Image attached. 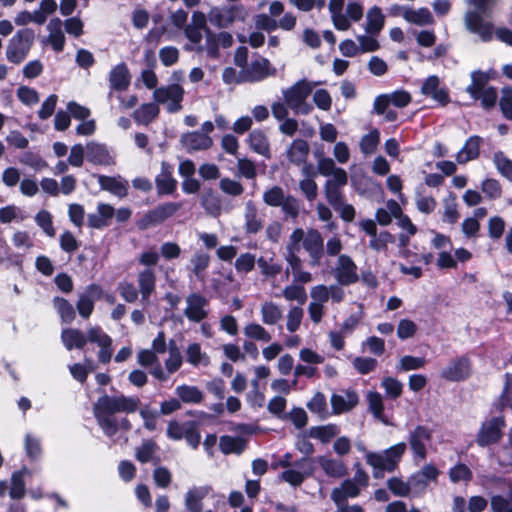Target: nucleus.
<instances>
[{"label": "nucleus", "mask_w": 512, "mask_h": 512, "mask_svg": "<svg viewBox=\"0 0 512 512\" xmlns=\"http://www.w3.org/2000/svg\"><path fill=\"white\" fill-rule=\"evenodd\" d=\"M159 114V107L156 103L142 104L133 112L136 123L142 125L150 124Z\"/></svg>", "instance_id": "nucleus-49"}, {"label": "nucleus", "mask_w": 512, "mask_h": 512, "mask_svg": "<svg viewBox=\"0 0 512 512\" xmlns=\"http://www.w3.org/2000/svg\"><path fill=\"white\" fill-rule=\"evenodd\" d=\"M263 228V217L253 201H247L244 210V229L248 234H256Z\"/></svg>", "instance_id": "nucleus-35"}, {"label": "nucleus", "mask_w": 512, "mask_h": 512, "mask_svg": "<svg viewBox=\"0 0 512 512\" xmlns=\"http://www.w3.org/2000/svg\"><path fill=\"white\" fill-rule=\"evenodd\" d=\"M303 179L299 182L301 192L305 195L308 201L316 199L318 194V186L314 181L316 172L312 165H304L302 167Z\"/></svg>", "instance_id": "nucleus-38"}, {"label": "nucleus", "mask_w": 512, "mask_h": 512, "mask_svg": "<svg viewBox=\"0 0 512 512\" xmlns=\"http://www.w3.org/2000/svg\"><path fill=\"white\" fill-rule=\"evenodd\" d=\"M275 68L271 67L269 60L258 58L251 62L249 66L242 69L240 80L246 82H259L269 76L275 75Z\"/></svg>", "instance_id": "nucleus-17"}, {"label": "nucleus", "mask_w": 512, "mask_h": 512, "mask_svg": "<svg viewBox=\"0 0 512 512\" xmlns=\"http://www.w3.org/2000/svg\"><path fill=\"white\" fill-rule=\"evenodd\" d=\"M379 142L380 132L377 129H373L362 136L360 140V150L366 156L371 155L376 151Z\"/></svg>", "instance_id": "nucleus-61"}, {"label": "nucleus", "mask_w": 512, "mask_h": 512, "mask_svg": "<svg viewBox=\"0 0 512 512\" xmlns=\"http://www.w3.org/2000/svg\"><path fill=\"white\" fill-rule=\"evenodd\" d=\"M443 222L454 224L458 221L460 215L455 195L451 194L443 200Z\"/></svg>", "instance_id": "nucleus-59"}, {"label": "nucleus", "mask_w": 512, "mask_h": 512, "mask_svg": "<svg viewBox=\"0 0 512 512\" xmlns=\"http://www.w3.org/2000/svg\"><path fill=\"white\" fill-rule=\"evenodd\" d=\"M233 44V37L229 32H213L206 30L205 43L201 45V53L211 59L220 58V48H229Z\"/></svg>", "instance_id": "nucleus-13"}, {"label": "nucleus", "mask_w": 512, "mask_h": 512, "mask_svg": "<svg viewBox=\"0 0 512 512\" xmlns=\"http://www.w3.org/2000/svg\"><path fill=\"white\" fill-rule=\"evenodd\" d=\"M506 381L503 392L497 402L493 404L491 418L486 419L477 434L476 443L480 447H486L498 442L502 437V430L505 427V420L500 413L505 408L512 409V374H506Z\"/></svg>", "instance_id": "nucleus-2"}, {"label": "nucleus", "mask_w": 512, "mask_h": 512, "mask_svg": "<svg viewBox=\"0 0 512 512\" xmlns=\"http://www.w3.org/2000/svg\"><path fill=\"white\" fill-rule=\"evenodd\" d=\"M185 317L194 323H200L209 315V300L198 292L190 293L186 299Z\"/></svg>", "instance_id": "nucleus-14"}, {"label": "nucleus", "mask_w": 512, "mask_h": 512, "mask_svg": "<svg viewBox=\"0 0 512 512\" xmlns=\"http://www.w3.org/2000/svg\"><path fill=\"white\" fill-rule=\"evenodd\" d=\"M115 214L114 208L106 203H99L95 213L88 214V226L93 229H103L110 225Z\"/></svg>", "instance_id": "nucleus-33"}, {"label": "nucleus", "mask_w": 512, "mask_h": 512, "mask_svg": "<svg viewBox=\"0 0 512 512\" xmlns=\"http://www.w3.org/2000/svg\"><path fill=\"white\" fill-rule=\"evenodd\" d=\"M339 434V428L334 424L315 426L309 429V437L319 439L322 443L329 442Z\"/></svg>", "instance_id": "nucleus-58"}, {"label": "nucleus", "mask_w": 512, "mask_h": 512, "mask_svg": "<svg viewBox=\"0 0 512 512\" xmlns=\"http://www.w3.org/2000/svg\"><path fill=\"white\" fill-rule=\"evenodd\" d=\"M53 304L63 322L69 324L75 319V310L69 301L56 297L53 300Z\"/></svg>", "instance_id": "nucleus-63"}, {"label": "nucleus", "mask_w": 512, "mask_h": 512, "mask_svg": "<svg viewBox=\"0 0 512 512\" xmlns=\"http://www.w3.org/2000/svg\"><path fill=\"white\" fill-rule=\"evenodd\" d=\"M137 283L142 302L148 303L156 289V275L154 269L145 268L140 271L137 275Z\"/></svg>", "instance_id": "nucleus-32"}, {"label": "nucleus", "mask_w": 512, "mask_h": 512, "mask_svg": "<svg viewBox=\"0 0 512 512\" xmlns=\"http://www.w3.org/2000/svg\"><path fill=\"white\" fill-rule=\"evenodd\" d=\"M176 395L186 404H198L203 400V392L196 386L180 385L175 389Z\"/></svg>", "instance_id": "nucleus-52"}, {"label": "nucleus", "mask_w": 512, "mask_h": 512, "mask_svg": "<svg viewBox=\"0 0 512 512\" xmlns=\"http://www.w3.org/2000/svg\"><path fill=\"white\" fill-rule=\"evenodd\" d=\"M292 458L291 453H285L278 459L277 466L284 469L280 478L291 486L298 487L313 474L314 462L307 457L293 462Z\"/></svg>", "instance_id": "nucleus-6"}, {"label": "nucleus", "mask_w": 512, "mask_h": 512, "mask_svg": "<svg viewBox=\"0 0 512 512\" xmlns=\"http://www.w3.org/2000/svg\"><path fill=\"white\" fill-rule=\"evenodd\" d=\"M238 8L232 7H213L210 9L207 18L210 23L218 28H227L236 19Z\"/></svg>", "instance_id": "nucleus-28"}, {"label": "nucleus", "mask_w": 512, "mask_h": 512, "mask_svg": "<svg viewBox=\"0 0 512 512\" xmlns=\"http://www.w3.org/2000/svg\"><path fill=\"white\" fill-rule=\"evenodd\" d=\"M493 162L497 171L512 182V160L509 159L503 152H496L493 156Z\"/></svg>", "instance_id": "nucleus-64"}, {"label": "nucleus", "mask_w": 512, "mask_h": 512, "mask_svg": "<svg viewBox=\"0 0 512 512\" xmlns=\"http://www.w3.org/2000/svg\"><path fill=\"white\" fill-rule=\"evenodd\" d=\"M187 362L193 366H208L210 357L202 351L199 343H191L186 348Z\"/></svg>", "instance_id": "nucleus-53"}, {"label": "nucleus", "mask_w": 512, "mask_h": 512, "mask_svg": "<svg viewBox=\"0 0 512 512\" xmlns=\"http://www.w3.org/2000/svg\"><path fill=\"white\" fill-rule=\"evenodd\" d=\"M311 301L308 305V314L314 324H319L326 312L325 304L331 300L340 303L345 298V291L339 285H315L310 289Z\"/></svg>", "instance_id": "nucleus-3"}, {"label": "nucleus", "mask_w": 512, "mask_h": 512, "mask_svg": "<svg viewBox=\"0 0 512 512\" xmlns=\"http://www.w3.org/2000/svg\"><path fill=\"white\" fill-rule=\"evenodd\" d=\"M468 4L476 8V11H467L464 16V24L466 29L476 34L484 42H488L493 38V24L485 21L481 13L489 11L495 0H467Z\"/></svg>", "instance_id": "nucleus-5"}, {"label": "nucleus", "mask_w": 512, "mask_h": 512, "mask_svg": "<svg viewBox=\"0 0 512 512\" xmlns=\"http://www.w3.org/2000/svg\"><path fill=\"white\" fill-rule=\"evenodd\" d=\"M309 154V145L303 139L294 140L287 149V157L294 164H302Z\"/></svg>", "instance_id": "nucleus-47"}, {"label": "nucleus", "mask_w": 512, "mask_h": 512, "mask_svg": "<svg viewBox=\"0 0 512 512\" xmlns=\"http://www.w3.org/2000/svg\"><path fill=\"white\" fill-rule=\"evenodd\" d=\"M139 404L140 399L136 396L103 395L94 404V416L104 434L111 438L118 432V420L113 414L134 413Z\"/></svg>", "instance_id": "nucleus-1"}, {"label": "nucleus", "mask_w": 512, "mask_h": 512, "mask_svg": "<svg viewBox=\"0 0 512 512\" xmlns=\"http://www.w3.org/2000/svg\"><path fill=\"white\" fill-rule=\"evenodd\" d=\"M207 29H210L207 26V16L201 11H194L190 23L184 28V35L188 40L185 50L200 54L203 36L206 37Z\"/></svg>", "instance_id": "nucleus-10"}, {"label": "nucleus", "mask_w": 512, "mask_h": 512, "mask_svg": "<svg viewBox=\"0 0 512 512\" xmlns=\"http://www.w3.org/2000/svg\"><path fill=\"white\" fill-rule=\"evenodd\" d=\"M358 401L357 393L352 390H345L341 393L333 394L331 397L333 413L342 414L348 412L358 404Z\"/></svg>", "instance_id": "nucleus-31"}, {"label": "nucleus", "mask_w": 512, "mask_h": 512, "mask_svg": "<svg viewBox=\"0 0 512 512\" xmlns=\"http://www.w3.org/2000/svg\"><path fill=\"white\" fill-rule=\"evenodd\" d=\"M130 85V73L125 63H120L113 67L109 73L110 91L108 97L112 96V92L124 91Z\"/></svg>", "instance_id": "nucleus-26"}, {"label": "nucleus", "mask_w": 512, "mask_h": 512, "mask_svg": "<svg viewBox=\"0 0 512 512\" xmlns=\"http://www.w3.org/2000/svg\"><path fill=\"white\" fill-rule=\"evenodd\" d=\"M406 448V443L400 442L380 453L367 452L366 462L374 469L373 476L379 478L382 477L383 471L393 472L401 461Z\"/></svg>", "instance_id": "nucleus-8"}, {"label": "nucleus", "mask_w": 512, "mask_h": 512, "mask_svg": "<svg viewBox=\"0 0 512 512\" xmlns=\"http://www.w3.org/2000/svg\"><path fill=\"white\" fill-rule=\"evenodd\" d=\"M183 98L184 89L178 84L161 86L153 92L154 101L165 105L169 113H175L182 109Z\"/></svg>", "instance_id": "nucleus-12"}, {"label": "nucleus", "mask_w": 512, "mask_h": 512, "mask_svg": "<svg viewBox=\"0 0 512 512\" xmlns=\"http://www.w3.org/2000/svg\"><path fill=\"white\" fill-rule=\"evenodd\" d=\"M482 138L474 135L469 137L463 147L456 154V162L460 165L479 157Z\"/></svg>", "instance_id": "nucleus-36"}, {"label": "nucleus", "mask_w": 512, "mask_h": 512, "mask_svg": "<svg viewBox=\"0 0 512 512\" xmlns=\"http://www.w3.org/2000/svg\"><path fill=\"white\" fill-rule=\"evenodd\" d=\"M404 19L417 26L433 25L435 22L432 13L426 7L418 9L410 8V10H405Z\"/></svg>", "instance_id": "nucleus-43"}, {"label": "nucleus", "mask_w": 512, "mask_h": 512, "mask_svg": "<svg viewBox=\"0 0 512 512\" xmlns=\"http://www.w3.org/2000/svg\"><path fill=\"white\" fill-rule=\"evenodd\" d=\"M366 401L368 405V411L373 417L384 425H392L391 421L385 415L383 397L379 392L368 391L366 394Z\"/></svg>", "instance_id": "nucleus-37"}, {"label": "nucleus", "mask_w": 512, "mask_h": 512, "mask_svg": "<svg viewBox=\"0 0 512 512\" xmlns=\"http://www.w3.org/2000/svg\"><path fill=\"white\" fill-rule=\"evenodd\" d=\"M11 241L13 246L21 250L22 253L11 254L6 258V261L13 266L21 268L23 265V254L34 247L33 237L27 231L17 230L13 233Z\"/></svg>", "instance_id": "nucleus-21"}, {"label": "nucleus", "mask_w": 512, "mask_h": 512, "mask_svg": "<svg viewBox=\"0 0 512 512\" xmlns=\"http://www.w3.org/2000/svg\"><path fill=\"white\" fill-rule=\"evenodd\" d=\"M471 374V361L462 356L452 360L442 371L441 377L448 381L458 382L467 379Z\"/></svg>", "instance_id": "nucleus-19"}, {"label": "nucleus", "mask_w": 512, "mask_h": 512, "mask_svg": "<svg viewBox=\"0 0 512 512\" xmlns=\"http://www.w3.org/2000/svg\"><path fill=\"white\" fill-rule=\"evenodd\" d=\"M201 205L205 211L212 216H218L221 212V199L212 189H207L202 192Z\"/></svg>", "instance_id": "nucleus-51"}, {"label": "nucleus", "mask_w": 512, "mask_h": 512, "mask_svg": "<svg viewBox=\"0 0 512 512\" xmlns=\"http://www.w3.org/2000/svg\"><path fill=\"white\" fill-rule=\"evenodd\" d=\"M433 437V430L425 425H417L409 432L408 443L412 451L413 460L424 461L428 455V446Z\"/></svg>", "instance_id": "nucleus-11"}, {"label": "nucleus", "mask_w": 512, "mask_h": 512, "mask_svg": "<svg viewBox=\"0 0 512 512\" xmlns=\"http://www.w3.org/2000/svg\"><path fill=\"white\" fill-rule=\"evenodd\" d=\"M32 472L23 468L20 471L14 472L11 477L10 496L13 499H20L25 495V482L24 477L30 476Z\"/></svg>", "instance_id": "nucleus-56"}, {"label": "nucleus", "mask_w": 512, "mask_h": 512, "mask_svg": "<svg viewBox=\"0 0 512 512\" xmlns=\"http://www.w3.org/2000/svg\"><path fill=\"white\" fill-rule=\"evenodd\" d=\"M421 94L431 98L439 106H446L450 102L448 88L441 83L437 75H430L423 80L421 85Z\"/></svg>", "instance_id": "nucleus-15"}, {"label": "nucleus", "mask_w": 512, "mask_h": 512, "mask_svg": "<svg viewBox=\"0 0 512 512\" xmlns=\"http://www.w3.org/2000/svg\"><path fill=\"white\" fill-rule=\"evenodd\" d=\"M86 158L89 162L96 165H112L114 164V156L108 148L100 143L89 142L86 145Z\"/></svg>", "instance_id": "nucleus-29"}, {"label": "nucleus", "mask_w": 512, "mask_h": 512, "mask_svg": "<svg viewBox=\"0 0 512 512\" xmlns=\"http://www.w3.org/2000/svg\"><path fill=\"white\" fill-rule=\"evenodd\" d=\"M183 363V357L180 349L174 341H171L168 346V358L165 360L166 374H173L177 372Z\"/></svg>", "instance_id": "nucleus-55"}, {"label": "nucleus", "mask_w": 512, "mask_h": 512, "mask_svg": "<svg viewBox=\"0 0 512 512\" xmlns=\"http://www.w3.org/2000/svg\"><path fill=\"white\" fill-rule=\"evenodd\" d=\"M360 489L357 483L352 479L344 480L339 487H336L331 492V499L333 502L346 501L348 498H355L359 495Z\"/></svg>", "instance_id": "nucleus-41"}, {"label": "nucleus", "mask_w": 512, "mask_h": 512, "mask_svg": "<svg viewBox=\"0 0 512 512\" xmlns=\"http://www.w3.org/2000/svg\"><path fill=\"white\" fill-rule=\"evenodd\" d=\"M103 290L97 284H90L85 291L79 295L76 308L81 317L87 319L94 310V302L102 297Z\"/></svg>", "instance_id": "nucleus-22"}, {"label": "nucleus", "mask_w": 512, "mask_h": 512, "mask_svg": "<svg viewBox=\"0 0 512 512\" xmlns=\"http://www.w3.org/2000/svg\"><path fill=\"white\" fill-rule=\"evenodd\" d=\"M159 194H171L176 189L177 182L165 168L155 179Z\"/></svg>", "instance_id": "nucleus-62"}, {"label": "nucleus", "mask_w": 512, "mask_h": 512, "mask_svg": "<svg viewBox=\"0 0 512 512\" xmlns=\"http://www.w3.org/2000/svg\"><path fill=\"white\" fill-rule=\"evenodd\" d=\"M63 22L59 18H52L48 25V36L42 40L43 44H50L55 52H61L65 45V36L62 30Z\"/></svg>", "instance_id": "nucleus-30"}, {"label": "nucleus", "mask_w": 512, "mask_h": 512, "mask_svg": "<svg viewBox=\"0 0 512 512\" xmlns=\"http://www.w3.org/2000/svg\"><path fill=\"white\" fill-rule=\"evenodd\" d=\"M411 100L412 97L410 93L405 90H397L390 94H382L375 98L373 111L376 114H384L386 108H388L390 104H393L398 108H404L411 102Z\"/></svg>", "instance_id": "nucleus-18"}, {"label": "nucleus", "mask_w": 512, "mask_h": 512, "mask_svg": "<svg viewBox=\"0 0 512 512\" xmlns=\"http://www.w3.org/2000/svg\"><path fill=\"white\" fill-rule=\"evenodd\" d=\"M207 485L193 486L187 490L184 496V505L188 512H202L203 499L210 493Z\"/></svg>", "instance_id": "nucleus-27"}, {"label": "nucleus", "mask_w": 512, "mask_h": 512, "mask_svg": "<svg viewBox=\"0 0 512 512\" xmlns=\"http://www.w3.org/2000/svg\"><path fill=\"white\" fill-rule=\"evenodd\" d=\"M210 264V257L204 252H196L190 260L189 269L201 282L205 281V271Z\"/></svg>", "instance_id": "nucleus-48"}, {"label": "nucleus", "mask_w": 512, "mask_h": 512, "mask_svg": "<svg viewBox=\"0 0 512 512\" xmlns=\"http://www.w3.org/2000/svg\"><path fill=\"white\" fill-rule=\"evenodd\" d=\"M385 17L378 6L370 8L366 14L365 32L368 34H380L384 27Z\"/></svg>", "instance_id": "nucleus-44"}, {"label": "nucleus", "mask_w": 512, "mask_h": 512, "mask_svg": "<svg viewBox=\"0 0 512 512\" xmlns=\"http://www.w3.org/2000/svg\"><path fill=\"white\" fill-rule=\"evenodd\" d=\"M293 250L303 248L310 257L311 266H319L324 254L323 238L316 229H308L306 232L302 228H296L289 236Z\"/></svg>", "instance_id": "nucleus-4"}, {"label": "nucleus", "mask_w": 512, "mask_h": 512, "mask_svg": "<svg viewBox=\"0 0 512 512\" xmlns=\"http://www.w3.org/2000/svg\"><path fill=\"white\" fill-rule=\"evenodd\" d=\"M35 39V33L30 28L18 30L9 40L6 48V58L9 62L20 64L27 57Z\"/></svg>", "instance_id": "nucleus-9"}, {"label": "nucleus", "mask_w": 512, "mask_h": 512, "mask_svg": "<svg viewBox=\"0 0 512 512\" xmlns=\"http://www.w3.org/2000/svg\"><path fill=\"white\" fill-rule=\"evenodd\" d=\"M319 462L321 468L328 476L339 478L346 474V466L340 460L321 458Z\"/></svg>", "instance_id": "nucleus-60"}, {"label": "nucleus", "mask_w": 512, "mask_h": 512, "mask_svg": "<svg viewBox=\"0 0 512 512\" xmlns=\"http://www.w3.org/2000/svg\"><path fill=\"white\" fill-rule=\"evenodd\" d=\"M439 474L440 472L435 465L431 463L424 465L421 470L410 477L412 492L421 493L425 491L430 482L437 481Z\"/></svg>", "instance_id": "nucleus-23"}, {"label": "nucleus", "mask_w": 512, "mask_h": 512, "mask_svg": "<svg viewBox=\"0 0 512 512\" xmlns=\"http://www.w3.org/2000/svg\"><path fill=\"white\" fill-rule=\"evenodd\" d=\"M261 320L263 324L276 325L283 317L281 307L273 301H265L260 307Z\"/></svg>", "instance_id": "nucleus-42"}, {"label": "nucleus", "mask_w": 512, "mask_h": 512, "mask_svg": "<svg viewBox=\"0 0 512 512\" xmlns=\"http://www.w3.org/2000/svg\"><path fill=\"white\" fill-rule=\"evenodd\" d=\"M219 448L224 454H240L246 448V441L242 437L221 436Z\"/></svg>", "instance_id": "nucleus-50"}, {"label": "nucleus", "mask_w": 512, "mask_h": 512, "mask_svg": "<svg viewBox=\"0 0 512 512\" xmlns=\"http://www.w3.org/2000/svg\"><path fill=\"white\" fill-rule=\"evenodd\" d=\"M333 273L338 284L345 286L356 283L359 278L357 265L346 254L339 255Z\"/></svg>", "instance_id": "nucleus-16"}, {"label": "nucleus", "mask_w": 512, "mask_h": 512, "mask_svg": "<svg viewBox=\"0 0 512 512\" xmlns=\"http://www.w3.org/2000/svg\"><path fill=\"white\" fill-rule=\"evenodd\" d=\"M87 342L96 343L99 347L98 358L102 363H108L112 357V339L100 327L95 326L87 331Z\"/></svg>", "instance_id": "nucleus-20"}, {"label": "nucleus", "mask_w": 512, "mask_h": 512, "mask_svg": "<svg viewBox=\"0 0 512 512\" xmlns=\"http://www.w3.org/2000/svg\"><path fill=\"white\" fill-rule=\"evenodd\" d=\"M491 79L489 72L476 70L471 73V84L466 88V92L475 100H478L479 94L486 89V84Z\"/></svg>", "instance_id": "nucleus-45"}, {"label": "nucleus", "mask_w": 512, "mask_h": 512, "mask_svg": "<svg viewBox=\"0 0 512 512\" xmlns=\"http://www.w3.org/2000/svg\"><path fill=\"white\" fill-rule=\"evenodd\" d=\"M180 142L188 153L208 150L213 145V139L209 135L200 133L199 131L184 133L181 136Z\"/></svg>", "instance_id": "nucleus-24"}, {"label": "nucleus", "mask_w": 512, "mask_h": 512, "mask_svg": "<svg viewBox=\"0 0 512 512\" xmlns=\"http://www.w3.org/2000/svg\"><path fill=\"white\" fill-rule=\"evenodd\" d=\"M344 5L345 0H329L328 3V10L333 26L339 31H347L350 29V23H348L343 16Z\"/></svg>", "instance_id": "nucleus-40"}, {"label": "nucleus", "mask_w": 512, "mask_h": 512, "mask_svg": "<svg viewBox=\"0 0 512 512\" xmlns=\"http://www.w3.org/2000/svg\"><path fill=\"white\" fill-rule=\"evenodd\" d=\"M61 339L68 350L73 348L81 349L87 343L86 335L82 331L74 328L64 329L61 333Z\"/></svg>", "instance_id": "nucleus-46"}, {"label": "nucleus", "mask_w": 512, "mask_h": 512, "mask_svg": "<svg viewBox=\"0 0 512 512\" xmlns=\"http://www.w3.org/2000/svg\"><path fill=\"white\" fill-rule=\"evenodd\" d=\"M98 183L101 189L122 198L127 195L128 183L120 176L110 177L105 175L98 176Z\"/></svg>", "instance_id": "nucleus-39"}, {"label": "nucleus", "mask_w": 512, "mask_h": 512, "mask_svg": "<svg viewBox=\"0 0 512 512\" xmlns=\"http://www.w3.org/2000/svg\"><path fill=\"white\" fill-rule=\"evenodd\" d=\"M321 82L301 79L292 86L283 89L282 95L286 105L294 111L295 114L308 115L313 111V106L307 102L313 89Z\"/></svg>", "instance_id": "nucleus-7"}, {"label": "nucleus", "mask_w": 512, "mask_h": 512, "mask_svg": "<svg viewBox=\"0 0 512 512\" xmlns=\"http://www.w3.org/2000/svg\"><path fill=\"white\" fill-rule=\"evenodd\" d=\"M57 10L55 0H41L38 9L31 12L32 23L43 25L47 21V17Z\"/></svg>", "instance_id": "nucleus-54"}, {"label": "nucleus", "mask_w": 512, "mask_h": 512, "mask_svg": "<svg viewBox=\"0 0 512 512\" xmlns=\"http://www.w3.org/2000/svg\"><path fill=\"white\" fill-rule=\"evenodd\" d=\"M243 333L250 340L267 343L272 339V335L268 332V330L261 324L255 322L246 324L243 328Z\"/></svg>", "instance_id": "nucleus-57"}, {"label": "nucleus", "mask_w": 512, "mask_h": 512, "mask_svg": "<svg viewBox=\"0 0 512 512\" xmlns=\"http://www.w3.org/2000/svg\"><path fill=\"white\" fill-rule=\"evenodd\" d=\"M137 361L142 367H150V374L157 380L166 381L168 379V375L159 362L157 353L153 350H141L137 355Z\"/></svg>", "instance_id": "nucleus-25"}, {"label": "nucleus", "mask_w": 512, "mask_h": 512, "mask_svg": "<svg viewBox=\"0 0 512 512\" xmlns=\"http://www.w3.org/2000/svg\"><path fill=\"white\" fill-rule=\"evenodd\" d=\"M246 142L255 153L265 157L266 159L271 158L270 142L267 134L263 130H252L249 133Z\"/></svg>", "instance_id": "nucleus-34"}]
</instances>
